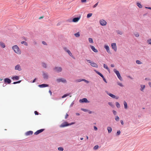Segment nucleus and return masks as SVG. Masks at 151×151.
<instances>
[{
	"instance_id": "1",
	"label": "nucleus",
	"mask_w": 151,
	"mask_h": 151,
	"mask_svg": "<svg viewBox=\"0 0 151 151\" xmlns=\"http://www.w3.org/2000/svg\"><path fill=\"white\" fill-rule=\"evenodd\" d=\"M12 49L18 55L21 54V51L17 45H15L12 46Z\"/></svg>"
},
{
	"instance_id": "2",
	"label": "nucleus",
	"mask_w": 151,
	"mask_h": 151,
	"mask_svg": "<svg viewBox=\"0 0 151 151\" xmlns=\"http://www.w3.org/2000/svg\"><path fill=\"white\" fill-rule=\"evenodd\" d=\"M74 122H72L71 124H68V123L67 122H64L62 123L60 126V127H67L72 124H74Z\"/></svg>"
},
{
	"instance_id": "3",
	"label": "nucleus",
	"mask_w": 151,
	"mask_h": 151,
	"mask_svg": "<svg viewBox=\"0 0 151 151\" xmlns=\"http://www.w3.org/2000/svg\"><path fill=\"white\" fill-rule=\"evenodd\" d=\"M99 23L102 26H105L107 24L106 22L103 19H101L100 20Z\"/></svg>"
},
{
	"instance_id": "4",
	"label": "nucleus",
	"mask_w": 151,
	"mask_h": 151,
	"mask_svg": "<svg viewBox=\"0 0 151 151\" xmlns=\"http://www.w3.org/2000/svg\"><path fill=\"white\" fill-rule=\"evenodd\" d=\"M63 49L65 52H67L68 54L70 56L72 57L73 55L72 54L69 50H68L66 47H64Z\"/></svg>"
},
{
	"instance_id": "5",
	"label": "nucleus",
	"mask_w": 151,
	"mask_h": 151,
	"mask_svg": "<svg viewBox=\"0 0 151 151\" xmlns=\"http://www.w3.org/2000/svg\"><path fill=\"white\" fill-rule=\"evenodd\" d=\"M111 47L112 49L114 51L116 52L117 51V47L115 43H113L111 44Z\"/></svg>"
},
{
	"instance_id": "6",
	"label": "nucleus",
	"mask_w": 151,
	"mask_h": 151,
	"mask_svg": "<svg viewBox=\"0 0 151 151\" xmlns=\"http://www.w3.org/2000/svg\"><path fill=\"white\" fill-rule=\"evenodd\" d=\"M87 61L91 63V65L92 66L96 68L98 67V65L96 63L93 62H91L90 60H87Z\"/></svg>"
},
{
	"instance_id": "7",
	"label": "nucleus",
	"mask_w": 151,
	"mask_h": 151,
	"mask_svg": "<svg viewBox=\"0 0 151 151\" xmlns=\"http://www.w3.org/2000/svg\"><path fill=\"white\" fill-rule=\"evenodd\" d=\"M104 48L105 49L108 53H111V52L110 50L109 47V46L107 45H105L104 46Z\"/></svg>"
},
{
	"instance_id": "8",
	"label": "nucleus",
	"mask_w": 151,
	"mask_h": 151,
	"mask_svg": "<svg viewBox=\"0 0 151 151\" xmlns=\"http://www.w3.org/2000/svg\"><path fill=\"white\" fill-rule=\"evenodd\" d=\"M57 81L59 82H60L64 83H65L67 82L66 81L65 79L62 78L57 79Z\"/></svg>"
},
{
	"instance_id": "9",
	"label": "nucleus",
	"mask_w": 151,
	"mask_h": 151,
	"mask_svg": "<svg viewBox=\"0 0 151 151\" xmlns=\"http://www.w3.org/2000/svg\"><path fill=\"white\" fill-rule=\"evenodd\" d=\"M54 69L56 72H61L62 70V68L61 67H55Z\"/></svg>"
},
{
	"instance_id": "10",
	"label": "nucleus",
	"mask_w": 151,
	"mask_h": 151,
	"mask_svg": "<svg viewBox=\"0 0 151 151\" xmlns=\"http://www.w3.org/2000/svg\"><path fill=\"white\" fill-rule=\"evenodd\" d=\"M44 130V129H41L40 130H38L34 133V134L35 135H37L40 133L42 132Z\"/></svg>"
},
{
	"instance_id": "11",
	"label": "nucleus",
	"mask_w": 151,
	"mask_h": 151,
	"mask_svg": "<svg viewBox=\"0 0 151 151\" xmlns=\"http://www.w3.org/2000/svg\"><path fill=\"white\" fill-rule=\"evenodd\" d=\"M80 102H88L87 99L85 98H83L82 99H80L79 100Z\"/></svg>"
},
{
	"instance_id": "12",
	"label": "nucleus",
	"mask_w": 151,
	"mask_h": 151,
	"mask_svg": "<svg viewBox=\"0 0 151 151\" xmlns=\"http://www.w3.org/2000/svg\"><path fill=\"white\" fill-rule=\"evenodd\" d=\"M80 18V17H77L74 18L73 19V22H78Z\"/></svg>"
},
{
	"instance_id": "13",
	"label": "nucleus",
	"mask_w": 151,
	"mask_h": 151,
	"mask_svg": "<svg viewBox=\"0 0 151 151\" xmlns=\"http://www.w3.org/2000/svg\"><path fill=\"white\" fill-rule=\"evenodd\" d=\"M90 47L91 48L92 50L94 52H98V50L95 48V47L92 45H90Z\"/></svg>"
},
{
	"instance_id": "14",
	"label": "nucleus",
	"mask_w": 151,
	"mask_h": 151,
	"mask_svg": "<svg viewBox=\"0 0 151 151\" xmlns=\"http://www.w3.org/2000/svg\"><path fill=\"white\" fill-rule=\"evenodd\" d=\"M107 94L109 96L113 98H116L117 99L119 98L118 97H116V96L110 93H107Z\"/></svg>"
},
{
	"instance_id": "15",
	"label": "nucleus",
	"mask_w": 151,
	"mask_h": 151,
	"mask_svg": "<svg viewBox=\"0 0 151 151\" xmlns=\"http://www.w3.org/2000/svg\"><path fill=\"white\" fill-rule=\"evenodd\" d=\"M38 86L40 88H44L48 86V84H43L41 85H39Z\"/></svg>"
},
{
	"instance_id": "16",
	"label": "nucleus",
	"mask_w": 151,
	"mask_h": 151,
	"mask_svg": "<svg viewBox=\"0 0 151 151\" xmlns=\"http://www.w3.org/2000/svg\"><path fill=\"white\" fill-rule=\"evenodd\" d=\"M4 82L5 83H7L9 84L11 82V80L10 79L8 78H6L4 79Z\"/></svg>"
},
{
	"instance_id": "17",
	"label": "nucleus",
	"mask_w": 151,
	"mask_h": 151,
	"mask_svg": "<svg viewBox=\"0 0 151 151\" xmlns=\"http://www.w3.org/2000/svg\"><path fill=\"white\" fill-rule=\"evenodd\" d=\"M33 133V132L32 131H29L26 132L25 133V134L27 136L30 135H32Z\"/></svg>"
},
{
	"instance_id": "18",
	"label": "nucleus",
	"mask_w": 151,
	"mask_h": 151,
	"mask_svg": "<svg viewBox=\"0 0 151 151\" xmlns=\"http://www.w3.org/2000/svg\"><path fill=\"white\" fill-rule=\"evenodd\" d=\"M15 69L16 70H18L19 71H20L21 70V69L20 67V66L19 65H17L15 67Z\"/></svg>"
},
{
	"instance_id": "19",
	"label": "nucleus",
	"mask_w": 151,
	"mask_h": 151,
	"mask_svg": "<svg viewBox=\"0 0 151 151\" xmlns=\"http://www.w3.org/2000/svg\"><path fill=\"white\" fill-rule=\"evenodd\" d=\"M107 129L108 130V132L109 133H110L111 132L112 130V129L111 128L109 127H107Z\"/></svg>"
},
{
	"instance_id": "20",
	"label": "nucleus",
	"mask_w": 151,
	"mask_h": 151,
	"mask_svg": "<svg viewBox=\"0 0 151 151\" xmlns=\"http://www.w3.org/2000/svg\"><path fill=\"white\" fill-rule=\"evenodd\" d=\"M43 76L44 78L47 79L48 78V76L47 73H44Z\"/></svg>"
},
{
	"instance_id": "21",
	"label": "nucleus",
	"mask_w": 151,
	"mask_h": 151,
	"mask_svg": "<svg viewBox=\"0 0 151 151\" xmlns=\"http://www.w3.org/2000/svg\"><path fill=\"white\" fill-rule=\"evenodd\" d=\"M0 46L2 48H4L5 47V44L2 42H0Z\"/></svg>"
},
{
	"instance_id": "22",
	"label": "nucleus",
	"mask_w": 151,
	"mask_h": 151,
	"mask_svg": "<svg viewBox=\"0 0 151 151\" xmlns=\"http://www.w3.org/2000/svg\"><path fill=\"white\" fill-rule=\"evenodd\" d=\"M13 80H18L19 79V77L18 76H15L13 77L12 78Z\"/></svg>"
},
{
	"instance_id": "23",
	"label": "nucleus",
	"mask_w": 151,
	"mask_h": 151,
	"mask_svg": "<svg viewBox=\"0 0 151 151\" xmlns=\"http://www.w3.org/2000/svg\"><path fill=\"white\" fill-rule=\"evenodd\" d=\"M89 42L90 43L93 44V39L91 38H89L88 39Z\"/></svg>"
},
{
	"instance_id": "24",
	"label": "nucleus",
	"mask_w": 151,
	"mask_h": 151,
	"mask_svg": "<svg viewBox=\"0 0 151 151\" xmlns=\"http://www.w3.org/2000/svg\"><path fill=\"white\" fill-rule=\"evenodd\" d=\"M104 68H105L106 69L109 71V72L110 73V70L109 68H108V67L107 66V65H106L105 64H104Z\"/></svg>"
},
{
	"instance_id": "25",
	"label": "nucleus",
	"mask_w": 151,
	"mask_h": 151,
	"mask_svg": "<svg viewBox=\"0 0 151 151\" xmlns=\"http://www.w3.org/2000/svg\"><path fill=\"white\" fill-rule=\"evenodd\" d=\"M75 36L76 37H80V33L78 32L74 34Z\"/></svg>"
},
{
	"instance_id": "26",
	"label": "nucleus",
	"mask_w": 151,
	"mask_h": 151,
	"mask_svg": "<svg viewBox=\"0 0 151 151\" xmlns=\"http://www.w3.org/2000/svg\"><path fill=\"white\" fill-rule=\"evenodd\" d=\"M114 72L117 75H119L120 73L119 71L117 70L116 69H114Z\"/></svg>"
},
{
	"instance_id": "27",
	"label": "nucleus",
	"mask_w": 151,
	"mask_h": 151,
	"mask_svg": "<svg viewBox=\"0 0 151 151\" xmlns=\"http://www.w3.org/2000/svg\"><path fill=\"white\" fill-rule=\"evenodd\" d=\"M124 107L125 109H127V102L126 101H124Z\"/></svg>"
},
{
	"instance_id": "28",
	"label": "nucleus",
	"mask_w": 151,
	"mask_h": 151,
	"mask_svg": "<svg viewBox=\"0 0 151 151\" xmlns=\"http://www.w3.org/2000/svg\"><path fill=\"white\" fill-rule=\"evenodd\" d=\"M137 5L139 8H142V6L140 3H137Z\"/></svg>"
},
{
	"instance_id": "29",
	"label": "nucleus",
	"mask_w": 151,
	"mask_h": 151,
	"mask_svg": "<svg viewBox=\"0 0 151 151\" xmlns=\"http://www.w3.org/2000/svg\"><path fill=\"white\" fill-rule=\"evenodd\" d=\"M141 88L140 90L142 91H143V90L145 89V86L144 85H141Z\"/></svg>"
},
{
	"instance_id": "30",
	"label": "nucleus",
	"mask_w": 151,
	"mask_h": 151,
	"mask_svg": "<svg viewBox=\"0 0 151 151\" xmlns=\"http://www.w3.org/2000/svg\"><path fill=\"white\" fill-rule=\"evenodd\" d=\"M116 32L117 34L120 35H122L123 34V32H122L120 31V30H117L116 31Z\"/></svg>"
},
{
	"instance_id": "31",
	"label": "nucleus",
	"mask_w": 151,
	"mask_h": 151,
	"mask_svg": "<svg viewBox=\"0 0 151 151\" xmlns=\"http://www.w3.org/2000/svg\"><path fill=\"white\" fill-rule=\"evenodd\" d=\"M117 77L118 78H119V79L121 80V81H122V77H121V75H120V74L119 73V75H117Z\"/></svg>"
},
{
	"instance_id": "32",
	"label": "nucleus",
	"mask_w": 151,
	"mask_h": 151,
	"mask_svg": "<svg viewBox=\"0 0 151 151\" xmlns=\"http://www.w3.org/2000/svg\"><path fill=\"white\" fill-rule=\"evenodd\" d=\"M92 15V13H89L87 14V18H89L90 17H91Z\"/></svg>"
},
{
	"instance_id": "33",
	"label": "nucleus",
	"mask_w": 151,
	"mask_h": 151,
	"mask_svg": "<svg viewBox=\"0 0 151 151\" xmlns=\"http://www.w3.org/2000/svg\"><path fill=\"white\" fill-rule=\"evenodd\" d=\"M116 107L118 108H120V104L118 102H116Z\"/></svg>"
},
{
	"instance_id": "34",
	"label": "nucleus",
	"mask_w": 151,
	"mask_h": 151,
	"mask_svg": "<svg viewBox=\"0 0 151 151\" xmlns=\"http://www.w3.org/2000/svg\"><path fill=\"white\" fill-rule=\"evenodd\" d=\"M69 95V94H64L62 97V98H64L66 97V96H68Z\"/></svg>"
},
{
	"instance_id": "35",
	"label": "nucleus",
	"mask_w": 151,
	"mask_h": 151,
	"mask_svg": "<svg viewBox=\"0 0 151 151\" xmlns=\"http://www.w3.org/2000/svg\"><path fill=\"white\" fill-rule=\"evenodd\" d=\"M42 66L44 68H46L47 67L46 64L44 63H42Z\"/></svg>"
},
{
	"instance_id": "36",
	"label": "nucleus",
	"mask_w": 151,
	"mask_h": 151,
	"mask_svg": "<svg viewBox=\"0 0 151 151\" xmlns=\"http://www.w3.org/2000/svg\"><path fill=\"white\" fill-rule=\"evenodd\" d=\"M98 148H99V146L98 145H96L94 147L93 149L95 150H96Z\"/></svg>"
},
{
	"instance_id": "37",
	"label": "nucleus",
	"mask_w": 151,
	"mask_h": 151,
	"mask_svg": "<svg viewBox=\"0 0 151 151\" xmlns=\"http://www.w3.org/2000/svg\"><path fill=\"white\" fill-rule=\"evenodd\" d=\"M134 35L136 37H138L139 36V33L138 32H137L135 34H134Z\"/></svg>"
},
{
	"instance_id": "38",
	"label": "nucleus",
	"mask_w": 151,
	"mask_h": 151,
	"mask_svg": "<svg viewBox=\"0 0 151 151\" xmlns=\"http://www.w3.org/2000/svg\"><path fill=\"white\" fill-rule=\"evenodd\" d=\"M58 150L60 151H63V147H59L58 148Z\"/></svg>"
},
{
	"instance_id": "39",
	"label": "nucleus",
	"mask_w": 151,
	"mask_h": 151,
	"mask_svg": "<svg viewBox=\"0 0 151 151\" xmlns=\"http://www.w3.org/2000/svg\"><path fill=\"white\" fill-rule=\"evenodd\" d=\"M136 63L137 64H141L142 63L139 60H136Z\"/></svg>"
},
{
	"instance_id": "40",
	"label": "nucleus",
	"mask_w": 151,
	"mask_h": 151,
	"mask_svg": "<svg viewBox=\"0 0 151 151\" xmlns=\"http://www.w3.org/2000/svg\"><path fill=\"white\" fill-rule=\"evenodd\" d=\"M108 104L110 106H111L112 107H113L114 106L112 103L111 102H109L108 103Z\"/></svg>"
},
{
	"instance_id": "41",
	"label": "nucleus",
	"mask_w": 151,
	"mask_h": 151,
	"mask_svg": "<svg viewBox=\"0 0 151 151\" xmlns=\"http://www.w3.org/2000/svg\"><path fill=\"white\" fill-rule=\"evenodd\" d=\"M115 120L116 121H118L119 120V117L118 116H116L115 117Z\"/></svg>"
},
{
	"instance_id": "42",
	"label": "nucleus",
	"mask_w": 151,
	"mask_h": 151,
	"mask_svg": "<svg viewBox=\"0 0 151 151\" xmlns=\"http://www.w3.org/2000/svg\"><path fill=\"white\" fill-rule=\"evenodd\" d=\"M98 2L97 3H96L93 6V7L95 8L96 7V6L98 5Z\"/></svg>"
},
{
	"instance_id": "43",
	"label": "nucleus",
	"mask_w": 151,
	"mask_h": 151,
	"mask_svg": "<svg viewBox=\"0 0 151 151\" xmlns=\"http://www.w3.org/2000/svg\"><path fill=\"white\" fill-rule=\"evenodd\" d=\"M20 82H21V81H18L14 82L13 83L14 84H17V83H20Z\"/></svg>"
},
{
	"instance_id": "44",
	"label": "nucleus",
	"mask_w": 151,
	"mask_h": 151,
	"mask_svg": "<svg viewBox=\"0 0 151 151\" xmlns=\"http://www.w3.org/2000/svg\"><path fill=\"white\" fill-rule=\"evenodd\" d=\"M147 42L149 44H151V39H149L147 40Z\"/></svg>"
},
{
	"instance_id": "45",
	"label": "nucleus",
	"mask_w": 151,
	"mask_h": 151,
	"mask_svg": "<svg viewBox=\"0 0 151 151\" xmlns=\"http://www.w3.org/2000/svg\"><path fill=\"white\" fill-rule=\"evenodd\" d=\"M120 130H119L117 132L116 134L117 135H119L120 134Z\"/></svg>"
},
{
	"instance_id": "46",
	"label": "nucleus",
	"mask_w": 151,
	"mask_h": 151,
	"mask_svg": "<svg viewBox=\"0 0 151 151\" xmlns=\"http://www.w3.org/2000/svg\"><path fill=\"white\" fill-rule=\"evenodd\" d=\"M118 84L121 87H123V85H122V84L121 83H118Z\"/></svg>"
},
{
	"instance_id": "47",
	"label": "nucleus",
	"mask_w": 151,
	"mask_h": 151,
	"mask_svg": "<svg viewBox=\"0 0 151 151\" xmlns=\"http://www.w3.org/2000/svg\"><path fill=\"white\" fill-rule=\"evenodd\" d=\"M42 43L45 45H47V43L45 41H42Z\"/></svg>"
},
{
	"instance_id": "48",
	"label": "nucleus",
	"mask_w": 151,
	"mask_h": 151,
	"mask_svg": "<svg viewBox=\"0 0 151 151\" xmlns=\"http://www.w3.org/2000/svg\"><path fill=\"white\" fill-rule=\"evenodd\" d=\"M81 110L85 112H86V111H88V110H87L86 109H81Z\"/></svg>"
},
{
	"instance_id": "49",
	"label": "nucleus",
	"mask_w": 151,
	"mask_h": 151,
	"mask_svg": "<svg viewBox=\"0 0 151 151\" xmlns=\"http://www.w3.org/2000/svg\"><path fill=\"white\" fill-rule=\"evenodd\" d=\"M81 1L82 3H85L86 1V0H81Z\"/></svg>"
},
{
	"instance_id": "50",
	"label": "nucleus",
	"mask_w": 151,
	"mask_h": 151,
	"mask_svg": "<svg viewBox=\"0 0 151 151\" xmlns=\"http://www.w3.org/2000/svg\"><path fill=\"white\" fill-rule=\"evenodd\" d=\"M113 113L114 114V115H116V111H115L114 110H113Z\"/></svg>"
},
{
	"instance_id": "51",
	"label": "nucleus",
	"mask_w": 151,
	"mask_h": 151,
	"mask_svg": "<svg viewBox=\"0 0 151 151\" xmlns=\"http://www.w3.org/2000/svg\"><path fill=\"white\" fill-rule=\"evenodd\" d=\"M68 115L67 114H66L65 115V119H67L68 118Z\"/></svg>"
},
{
	"instance_id": "52",
	"label": "nucleus",
	"mask_w": 151,
	"mask_h": 151,
	"mask_svg": "<svg viewBox=\"0 0 151 151\" xmlns=\"http://www.w3.org/2000/svg\"><path fill=\"white\" fill-rule=\"evenodd\" d=\"M94 129L95 130H97L98 129L97 127L95 126H94Z\"/></svg>"
},
{
	"instance_id": "53",
	"label": "nucleus",
	"mask_w": 151,
	"mask_h": 151,
	"mask_svg": "<svg viewBox=\"0 0 151 151\" xmlns=\"http://www.w3.org/2000/svg\"><path fill=\"white\" fill-rule=\"evenodd\" d=\"M35 115H37L38 114V112H37V111H35Z\"/></svg>"
},
{
	"instance_id": "54",
	"label": "nucleus",
	"mask_w": 151,
	"mask_h": 151,
	"mask_svg": "<svg viewBox=\"0 0 151 151\" xmlns=\"http://www.w3.org/2000/svg\"><path fill=\"white\" fill-rule=\"evenodd\" d=\"M77 82H80L82 81V79H79L77 80Z\"/></svg>"
},
{
	"instance_id": "55",
	"label": "nucleus",
	"mask_w": 151,
	"mask_h": 151,
	"mask_svg": "<svg viewBox=\"0 0 151 151\" xmlns=\"http://www.w3.org/2000/svg\"><path fill=\"white\" fill-rule=\"evenodd\" d=\"M121 123L122 125H123L124 124V122L123 120L121 121Z\"/></svg>"
},
{
	"instance_id": "56",
	"label": "nucleus",
	"mask_w": 151,
	"mask_h": 151,
	"mask_svg": "<svg viewBox=\"0 0 151 151\" xmlns=\"http://www.w3.org/2000/svg\"><path fill=\"white\" fill-rule=\"evenodd\" d=\"M24 44L25 46H27L28 45V43L27 42H25L24 43Z\"/></svg>"
},
{
	"instance_id": "57",
	"label": "nucleus",
	"mask_w": 151,
	"mask_h": 151,
	"mask_svg": "<svg viewBox=\"0 0 151 151\" xmlns=\"http://www.w3.org/2000/svg\"><path fill=\"white\" fill-rule=\"evenodd\" d=\"M103 80L104 81V82H106V83H107V81H106V79H105V78H103Z\"/></svg>"
},
{
	"instance_id": "58",
	"label": "nucleus",
	"mask_w": 151,
	"mask_h": 151,
	"mask_svg": "<svg viewBox=\"0 0 151 151\" xmlns=\"http://www.w3.org/2000/svg\"><path fill=\"white\" fill-rule=\"evenodd\" d=\"M84 81H85V82H86V83H89V82L88 81H87V80H85Z\"/></svg>"
},
{
	"instance_id": "59",
	"label": "nucleus",
	"mask_w": 151,
	"mask_h": 151,
	"mask_svg": "<svg viewBox=\"0 0 151 151\" xmlns=\"http://www.w3.org/2000/svg\"><path fill=\"white\" fill-rule=\"evenodd\" d=\"M25 42V41H22L21 42V43L22 44H24Z\"/></svg>"
},
{
	"instance_id": "60",
	"label": "nucleus",
	"mask_w": 151,
	"mask_h": 151,
	"mask_svg": "<svg viewBox=\"0 0 151 151\" xmlns=\"http://www.w3.org/2000/svg\"><path fill=\"white\" fill-rule=\"evenodd\" d=\"M49 92L50 93V95H51L52 94V93L50 90L49 91Z\"/></svg>"
},
{
	"instance_id": "61",
	"label": "nucleus",
	"mask_w": 151,
	"mask_h": 151,
	"mask_svg": "<svg viewBox=\"0 0 151 151\" xmlns=\"http://www.w3.org/2000/svg\"><path fill=\"white\" fill-rule=\"evenodd\" d=\"M145 8H147V9H151V7H145Z\"/></svg>"
},
{
	"instance_id": "62",
	"label": "nucleus",
	"mask_w": 151,
	"mask_h": 151,
	"mask_svg": "<svg viewBox=\"0 0 151 151\" xmlns=\"http://www.w3.org/2000/svg\"><path fill=\"white\" fill-rule=\"evenodd\" d=\"M111 67H114V64H111Z\"/></svg>"
},
{
	"instance_id": "63",
	"label": "nucleus",
	"mask_w": 151,
	"mask_h": 151,
	"mask_svg": "<svg viewBox=\"0 0 151 151\" xmlns=\"http://www.w3.org/2000/svg\"><path fill=\"white\" fill-rule=\"evenodd\" d=\"M96 73H97L98 75H99V73H100V72H98V71H96Z\"/></svg>"
},
{
	"instance_id": "64",
	"label": "nucleus",
	"mask_w": 151,
	"mask_h": 151,
	"mask_svg": "<svg viewBox=\"0 0 151 151\" xmlns=\"http://www.w3.org/2000/svg\"><path fill=\"white\" fill-rule=\"evenodd\" d=\"M96 73H97L98 75H99V73H100V72H98V71H96Z\"/></svg>"
}]
</instances>
